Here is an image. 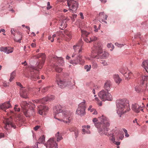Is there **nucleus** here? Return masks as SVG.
I'll return each instance as SVG.
<instances>
[{
    "label": "nucleus",
    "mask_w": 148,
    "mask_h": 148,
    "mask_svg": "<svg viewBox=\"0 0 148 148\" xmlns=\"http://www.w3.org/2000/svg\"><path fill=\"white\" fill-rule=\"evenodd\" d=\"M99 119L101 121V123H96L95 125L97 128L100 135L102 136L105 134L108 136H110V139L113 143H115V139L113 134H110L107 132L109 130L108 127L110 125V121L108 119L103 116L101 117Z\"/></svg>",
    "instance_id": "obj_1"
},
{
    "label": "nucleus",
    "mask_w": 148,
    "mask_h": 148,
    "mask_svg": "<svg viewBox=\"0 0 148 148\" xmlns=\"http://www.w3.org/2000/svg\"><path fill=\"white\" fill-rule=\"evenodd\" d=\"M33 57L35 59H37L40 57H42V61L39 62H37L36 64V67L31 66L29 68L30 73L29 76V78L35 81L40 78L38 73V71L41 69L44 63L45 57V54L41 53H38L37 55L34 56Z\"/></svg>",
    "instance_id": "obj_2"
},
{
    "label": "nucleus",
    "mask_w": 148,
    "mask_h": 148,
    "mask_svg": "<svg viewBox=\"0 0 148 148\" xmlns=\"http://www.w3.org/2000/svg\"><path fill=\"white\" fill-rule=\"evenodd\" d=\"M117 114L119 117L124 113L130 111L129 104L124 99H119L116 100V102Z\"/></svg>",
    "instance_id": "obj_3"
},
{
    "label": "nucleus",
    "mask_w": 148,
    "mask_h": 148,
    "mask_svg": "<svg viewBox=\"0 0 148 148\" xmlns=\"http://www.w3.org/2000/svg\"><path fill=\"white\" fill-rule=\"evenodd\" d=\"M24 114L27 117H29L35 114V105L30 102L22 101L20 103Z\"/></svg>",
    "instance_id": "obj_4"
},
{
    "label": "nucleus",
    "mask_w": 148,
    "mask_h": 148,
    "mask_svg": "<svg viewBox=\"0 0 148 148\" xmlns=\"http://www.w3.org/2000/svg\"><path fill=\"white\" fill-rule=\"evenodd\" d=\"M91 56L96 59H106L108 58L109 56V53L106 51H103L102 48L97 47L96 50L93 51L92 53Z\"/></svg>",
    "instance_id": "obj_5"
},
{
    "label": "nucleus",
    "mask_w": 148,
    "mask_h": 148,
    "mask_svg": "<svg viewBox=\"0 0 148 148\" xmlns=\"http://www.w3.org/2000/svg\"><path fill=\"white\" fill-rule=\"evenodd\" d=\"M71 113L70 112L66 111L63 112V113L60 114L59 117L58 118L54 116V118L58 121H62L66 123H69L71 120Z\"/></svg>",
    "instance_id": "obj_6"
},
{
    "label": "nucleus",
    "mask_w": 148,
    "mask_h": 148,
    "mask_svg": "<svg viewBox=\"0 0 148 148\" xmlns=\"http://www.w3.org/2000/svg\"><path fill=\"white\" fill-rule=\"evenodd\" d=\"M67 5L69 10L72 13H76L79 7V3L76 0H68Z\"/></svg>",
    "instance_id": "obj_7"
},
{
    "label": "nucleus",
    "mask_w": 148,
    "mask_h": 148,
    "mask_svg": "<svg viewBox=\"0 0 148 148\" xmlns=\"http://www.w3.org/2000/svg\"><path fill=\"white\" fill-rule=\"evenodd\" d=\"M86 101L84 100L83 101L80 103L77 109L76 113L77 115L81 116H84L86 114Z\"/></svg>",
    "instance_id": "obj_8"
},
{
    "label": "nucleus",
    "mask_w": 148,
    "mask_h": 148,
    "mask_svg": "<svg viewBox=\"0 0 148 148\" xmlns=\"http://www.w3.org/2000/svg\"><path fill=\"white\" fill-rule=\"evenodd\" d=\"M98 96L102 101L106 100L111 101L112 99V96L108 91L102 90L99 92Z\"/></svg>",
    "instance_id": "obj_9"
},
{
    "label": "nucleus",
    "mask_w": 148,
    "mask_h": 148,
    "mask_svg": "<svg viewBox=\"0 0 148 148\" xmlns=\"http://www.w3.org/2000/svg\"><path fill=\"white\" fill-rule=\"evenodd\" d=\"M56 80L58 86L61 88H63L67 86L70 83L69 82H67L65 81L64 80H61L59 74L56 75Z\"/></svg>",
    "instance_id": "obj_10"
},
{
    "label": "nucleus",
    "mask_w": 148,
    "mask_h": 148,
    "mask_svg": "<svg viewBox=\"0 0 148 148\" xmlns=\"http://www.w3.org/2000/svg\"><path fill=\"white\" fill-rule=\"evenodd\" d=\"M47 148H58V144L53 138L49 139L45 144Z\"/></svg>",
    "instance_id": "obj_11"
},
{
    "label": "nucleus",
    "mask_w": 148,
    "mask_h": 148,
    "mask_svg": "<svg viewBox=\"0 0 148 148\" xmlns=\"http://www.w3.org/2000/svg\"><path fill=\"white\" fill-rule=\"evenodd\" d=\"M54 99V97L52 95H47L46 97H44L41 99H37L36 102L37 103H46L47 102L50 101Z\"/></svg>",
    "instance_id": "obj_12"
},
{
    "label": "nucleus",
    "mask_w": 148,
    "mask_h": 148,
    "mask_svg": "<svg viewBox=\"0 0 148 148\" xmlns=\"http://www.w3.org/2000/svg\"><path fill=\"white\" fill-rule=\"evenodd\" d=\"M11 120V118L10 119L6 118L3 121L5 124L4 128L7 130L10 128V126L14 129L16 128V126L14 123H12Z\"/></svg>",
    "instance_id": "obj_13"
},
{
    "label": "nucleus",
    "mask_w": 148,
    "mask_h": 148,
    "mask_svg": "<svg viewBox=\"0 0 148 148\" xmlns=\"http://www.w3.org/2000/svg\"><path fill=\"white\" fill-rule=\"evenodd\" d=\"M54 112L56 114L54 117L55 116L56 117H57L59 118L60 114L63 113L62 106L60 105H57L56 106L54 109Z\"/></svg>",
    "instance_id": "obj_14"
},
{
    "label": "nucleus",
    "mask_w": 148,
    "mask_h": 148,
    "mask_svg": "<svg viewBox=\"0 0 148 148\" xmlns=\"http://www.w3.org/2000/svg\"><path fill=\"white\" fill-rule=\"evenodd\" d=\"M48 110V108L46 106L40 105L38 107V113L41 115L45 114V112Z\"/></svg>",
    "instance_id": "obj_15"
},
{
    "label": "nucleus",
    "mask_w": 148,
    "mask_h": 148,
    "mask_svg": "<svg viewBox=\"0 0 148 148\" xmlns=\"http://www.w3.org/2000/svg\"><path fill=\"white\" fill-rule=\"evenodd\" d=\"M144 105L139 106L137 104H134L132 105V109L135 112L137 113L139 112L140 111H143Z\"/></svg>",
    "instance_id": "obj_16"
},
{
    "label": "nucleus",
    "mask_w": 148,
    "mask_h": 148,
    "mask_svg": "<svg viewBox=\"0 0 148 148\" xmlns=\"http://www.w3.org/2000/svg\"><path fill=\"white\" fill-rule=\"evenodd\" d=\"M0 51L8 54L12 53L13 50L12 48L9 47H0Z\"/></svg>",
    "instance_id": "obj_17"
},
{
    "label": "nucleus",
    "mask_w": 148,
    "mask_h": 148,
    "mask_svg": "<svg viewBox=\"0 0 148 148\" xmlns=\"http://www.w3.org/2000/svg\"><path fill=\"white\" fill-rule=\"evenodd\" d=\"M10 101H9L5 102L2 104H0V108L5 111V110L10 108L11 106L10 104Z\"/></svg>",
    "instance_id": "obj_18"
},
{
    "label": "nucleus",
    "mask_w": 148,
    "mask_h": 148,
    "mask_svg": "<svg viewBox=\"0 0 148 148\" xmlns=\"http://www.w3.org/2000/svg\"><path fill=\"white\" fill-rule=\"evenodd\" d=\"M20 96L23 98L25 99L28 98L27 92V90L25 88L20 89Z\"/></svg>",
    "instance_id": "obj_19"
},
{
    "label": "nucleus",
    "mask_w": 148,
    "mask_h": 148,
    "mask_svg": "<svg viewBox=\"0 0 148 148\" xmlns=\"http://www.w3.org/2000/svg\"><path fill=\"white\" fill-rule=\"evenodd\" d=\"M99 16L100 20H101V21L107 23V22L106 21L108 17V16L106 14L105 15L103 12H100L99 13Z\"/></svg>",
    "instance_id": "obj_20"
},
{
    "label": "nucleus",
    "mask_w": 148,
    "mask_h": 148,
    "mask_svg": "<svg viewBox=\"0 0 148 148\" xmlns=\"http://www.w3.org/2000/svg\"><path fill=\"white\" fill-rule=\"evenodd\" d=\"M111 85V82L109 80H107L104 83V88L107 91H109L110 89Z\"/></svg>",
    "instance_id": "obj_21"
},
{
    "label": "nucleus",
    "mask_w": 148,
    "mask_h": 148,
    "mask_svg": "<svg viewBox=\"0 0 148 148\" xmlns=\"http://www.w3.org/2000/svg\"><path fill=\"white\" fill-rule=\"evenodd\" d=\"M73 48L75 53L78 52V54L82 52V45H76L74 46Z\"/></svg>",
    "instance_id": "obj_22"
},
{
    "label": "nucleus",
    "mask_w": 148,
    "mask_h": 148,
    "mask_svg": "<svg viewBox=\"0 0 148 148\" xmlns=\"http://www.w3.org/2000/svg\"><path fill=\"white\" fill-rule=\"evenodd\" d=\"M113 77L115 82L118 84H119L122 80V79L119 77L118 74L114 75H113Z\"/></svg>",
    "instance_id": "obj_23"
},
{
    "label": "nucleus",
    "mask_w": 148,
    "mask_h": 148,
    "mask_svg": "<svg viewBox=\"0 0 148 148\" xmlns=\"http://www.w3.org/2000/svg\"><path fill=\"white\" fill-rule=\"evenodd\" d=\"M142 66L145 70L148 73V60L143 61Z\"/></svg>",
    "instance_id": "obj_24"
},
{
    "label": "nucleus",
    "mask_w": 148,
    "mask_h": 148,
    "mask_svg": "<svg viewBox=\"0 0 148 148\" xmlns=\"http://www.w3.org/2000/svg\"><path fill=\"white\" fill-rule=\"evenodd\" d=\"M121 72L123 74L124 76L126 77L127 78H131L132 77L131 76L132 75V73L131 72H130L129 71H128L127 72H121Z\"/></svg>",
    "instance_id": "obj_25"
},
{
    "label": "nucleus",
    "mask_w": 148,
    "mask_h": 148,
    "mask_svg": "<svg viewBox=\"0 0 148 148\" xmlns=\"http://www.w3.org/2000/svg\"><path fill=\"white\" fill-rule=\"evenodd\" d=\"M135 91L138 93L140 92H144V91L143 87L141 86H136L135 88Z\"/></svg>",
    "instance_id": "obj_26"
},
{
    "label": "nucleus",
    "mask_w": 148,
    "mask_h": 148,
    "mask_svg": "<svg viewBox=\"0 0 148 148\" xmlns=\"http://www.w3.org/2000/svg\"><path fill=\"white\" fill-rule=\"evenodd\" d=\"M55 137L57 139L58 142L60 141L63 139L61 134H60L59 132H58L55 134Z\"/></svg>",
    "instance_id": "obj_27"
},
{
    "label": "nucleus",
    "mask_w": 148,
    "mask_h": 148,
    "mask_svg": "<svg viewBox=\"0 0 148 148\" xmlns=\"http://www.w3.org/2000/svg\"><path fill=\"white\" fill-rule=\"evenodd\" d=\"M45 137L44 135L42 136H41L39 139V142L37 143V147H38V144H40V143H43L45 142Z\"/></svg>",
    "instance_id": "obj_28"
},
{
    "label": "nucleus",
    "mask_w": 148,
    "mask_h": 148,
    "mask_svg": "<svg viewBox=\"0 0 148 148\" xmlns=\"http://www.w3.org/2000/svg\"><path fill=\"white\" fill-rule=\"evenodd\" d=\"M79 60H78V59L77 58V57L76 58L75 60H71L70 61V63L73 64V65L75 66L79 64Z\"/></svg>",
    "instance_id": "obj_29"
},
{
    "label": "nucleus",
    "mask_w": 148,
    "mask_h": 148,
    "mask_svg": "<svg viewBox=\"0 0 148 148\" xmlns=\"http://www.w3.org/2000/svg\"><path fill=\"white\" fill-rule=\"evenodd\" d=\"M82 56H81L80 54H78L77 58L78 59V60L79 61V64H83L84 63L85 61L84 60L82 59Z\"/></svg>",
    "instance_id": "obj_30"
},
{
    "label": "nucleus",
    "mask_w": 148,
    "mask_h": 148,
    "mask_svg": "<svg viewBox=\"0 0 148 148\" xmlns=\"http://www.w3.org/2000/svg\"><path fill=\"white\" fill-rule=\"evenodd\" d=\"M65 34L66 38H67V40L69 41L72 38V36L70 33L69 32H66Z\"/></svg>",
    "instance_id": "obj_31"
},
{
    "label": "nucleus",
    "mask_w": 148,
    "mask_h": 148,
    "mask_svg": "<svg viewBox=\"0 0 148 148\" xmlns=\"http://www.w3.org/2000/svg\"><path fill=\"white\" fill-rule=\"evenodd\" d=\"M53 67L55 68L56 72L58 73H60L62 71V68L59 66H54Z\"/></svg>",
    "instance_id": "obj_32"
},
{
    "label": "nucleus",
    "mask_w": 148,
    "mask_h": 148,
    "mask_svg": "<svg viewBox=\"0 0 148 148\" xmlns=\"http://www.w3.org/2000/svg\"><path fill=\"white\" fill-rule=\"evenodd\" d=\"M66 21L65 20H64L61 22L60 26L61 27H62V28H64L66 27Z\"/></svg>",
    "instance_id": "obj_33"
},
{
    "label": "nucleus",
    "mask_w": 148,
    "mask_h": 148,
    "mask_svg": "<svg viewBox=\"0 0 148 148\" xmlns=\"http://www.w3.org/2000/svg\"><path fill=\"white\" fill-rule=\"evenodd\" d=\"M58 62L60 65H63L64 63V60L62 58H60L58 59Z\"/></svg>",
    "instance_id": "obj_34"
},
{
    "label": "nucleus",
    "mask_w": 148,
    "mask_h": 148,
    "mask_svg": "<svg viewBox=\"0 0 148 148\" xmlns=\"http://www.w3.org/2000/svg\"><path fill=\"white\" fill-rule=\"evenodd\" d=\"M102 116H104V117L107 118L104 115H102L101 116H100V117H99V118H98V119H98V122H97V123H96L97 121V119L96 118H94V119H93L92 121H93V122L94 123H95V126H96L95 125V124L96 123H101V121L99 119H100V117H102ZM95 127H96V126H95Z\"/></svg>",
    "instance_id": "obj_35"
},
{
    "label": "nucleus",
    "mask_w": 148,
    "mask_h": 148,
    "mask_svg": "<svg viewBox=\"0 0 148 148\" xmlns=\"http://www.w3.org/2000/svg\"><path fill=\"white\" fill-rule=\"evenodd\" d=\"M82 132H83V134H84L85 133L87 134H90V132L89 130H87L85 128H83L82 129Z\"/></svg>",
    "instance_id": "obj_36"
},
{
    "label": "nucleus",
    "mask_w": 148,
    "mask_h": 148,
    "mask_svg": "<svg viewBox=\"0 0 148 148\" xmlns=\"http://www.w3.org/2000/svg\"><path fill=\"white\" fill-rule=\"evenodd\" d=\"M82 35L83 36H87L89 34V33L87 32L85 30L81 31Z\"/></svg>",
    "instance_id": "obj_37"
},
{
    "label": "nucleus",
    "mask_w": 148,
    "mask_h": 148,
    "mask_svg": "<svg viewBox=\"0 0 148 148\" xmlns=\"http://www.w3.org/2000/svg\"><path fill=\"white\" fill-rule=\"evenodd\" d=\"M92 66L93 69H96L98 67L97 64L95 62L93 61L92 62Z\"/></svg>",
    "instance_id": "obj_38"
},
{
    "label": "nucleus",
    "mask_w": 148,
    "mask_h": 148,
    "mask_svg": "<svg viewBox=\"0 0 148 148\" xmlns=\"http://www.w3.org/2000/svg\"><path fill=\"white\" fill-rule=\"evenodd\" d=\"M90 41L92 42L96 40H97V38L95 36L92 35L90 37Z\"/></svg>",
    "instance_id": "obj_39"
},
{
    "label": "nucleus",
    "mask_w": 148,
    "mask_h": 148,
    "mask_svg": "<svg viewBox=\"0 0 148 148\" xmlns=\"http://www.w3.org/2000/svg\"><path fill=\"white\" fill-rule=\"evenodd\" d=\"M91 68V66L90 65H86L84 66V68L87 71H89L90 70V69Z\"/></svg>",
    "instance_id": "obj_40"
},
{
    "label": "nucleus",
    "mask_w": 148,
    "mask_h": 148,
    "mask_svg": "<svg viewBox=\"0 0 148 148\" xmlns=\"http://www.w3.org/2000/svg\"><path fill=\"white\" fill-rule=\"evenodd\" d=\"M142 79L143 81H145L148 82V76L147 75H144L142 77Z\"/></svg>",
    "instance_id": "obj_41"
},
{
    "label": "nucleus",
    "mask_w": 148,
    "mask_h": 148,
    "mask_svg": "<svg viewBox=\"0 0 148 148\" xmlns=\"http://www.w3.org/2000/svg\"><path fill=\"white\" fill-rule=\"evenodd\" d=\"M20 37L18 39L15 38L14 39L15 41L16 42H19V43H21V40L22 38V36L21 35H19Z\"/></svg>",
    "instance_id": "obj_42"
},
{
    "label": "nucleus",
    "mask_w": 148,
    "mask_h": 148,
    "mask_svg": "<svg viewBox=\"0 0 148 148\" xmlns=\"http://www.w3.org/2000/svg\"><path fill=\"white\" fill-rule=\"evenodd\" d=\"M48 87H44L42 88L41 90V91L43 92H45L48 90Z\"/></svg>",
    "instance_id": "obj_43"
},
{
    "label": "nucleus",
    "mask_w": 148,
    "mask_h": 148,
    "mask_svg": "<svg viewBox=\"0 0 148 148\" xmlns=\"http://www.w3.org/2000/svg\"><path fill=\"white\" fill-rule=\"evenodd\" d=\"M74 132L75 135V138H77L78 135V131L77 129H75Z\"/></svg>",
    "instance_id": "obj_44"
},
{
    "label": "nucleus",
    "mask_w": 148,
    "mask_h": 148,
    "mask_svg": "<svg viewBox=\"0 0 148 148\" xmlns=\"http://www.w3.org/2000/svg\"><path fill=\"white\" fill-rule=\"evenodd\" d=\"M52 8V6L50 5V2H48L47 3V10H49Z\"/></svg>",
    "instance_id": "obj_45"
},
{
    "label": "nucleus",
    "mask_w": 148,
    "mask_h": 148,
    "mask_svg": "<svg viewBox=\"0 0 148 148\" xmlns=\"http://www.w3.org/2000/svg\"><path fill=\"white\" fill-rule=\"evenodd\" d=\"M101 63L104 66H106L108 65L107 62L105 60H101Z\"/></svg>",
    "instance_id": "obj_46"
},
{
    "label": "nucleus",
    "mask_w": 148,
    "mask_h": 148,
    "mask_svg": "<svg viewBox=\"0 0 148 148\" xmlns=\"http://www.w3.org/2000/svg\"><path fill=\"white\" fill-rule=\"evenodd\" d=\"M115 45L116 46L119 47H122L124 46L123 44H119L117 42L115 43Z\"/></svg>",
    "instance_id": "obj_47"
},
{
    "label": "nucleus",
    "mask_w": 148,
    "mask_h": 148,
    "mask_svg": "<svg viewBox=\"0 0 148 148\" xmlns=\"http://www.w3.org/2000/svg\"><path fill=\"white\" fill-rule=\"evenodd\" d=\"M15 75H16V72L14 71L11 74L10 77L14 78V77L15 76Z\"/></svg>",
    "instance_id": "obj_48"
},
{
    "label": "nucleus",
    "mask_w": 148,
    "mask_h": 148,
    "mask_svg": "<svg viewBox=\"0 0 148 148\" xmlns=\"http://www.w3.org/2000/svg\"><path fill=\"white\" fill-rule=\"evenodd\" d=\"M111 46L112 47V49L111 50V51H112V50L114 48V46L113 45H112L111 43H108L107 45V46L108 48H110L111 47Z\"/></svg>",
    "instance_id": "obj_49"
},
{
    "label": "nucleus",
    "mask_w": 148,
    "mask_h": 148,
    "mask_svg": "<svg viewBox=\"0 0 148 148\" xmlns=\"http://www.w3.org/2000/svg\"><path fill=\"white\" fill-rule=\"evenodd\" d=\"M82 128H85L87 130H89L88 129H89L90 127V126L89 125H87V126L86 125H83L82 126Z\"/></svg>",
    "instance_id": "obj_50"
},
{
    "label": "nucleus",
    "mask_w": 148,
    "mask_h": 148,
    "mask_svg": "<svg viewBox=\"0 0 148 148\" xmlns=\"http://www.w3.org/2000/svg\"><path fill=\"white\" fill-rule=\"evenodd\" d=\"M76 129V128L74 127H71L69 129V130L71 132H74V131Z\"/></svg>",
    "instance_id": "obj_51"
},
{
    "label": "nucleus",
    "mask_w": 148,
    "mask_h": 148,
    "mask_svg": "<svg viewBox=\"0 0 148 148\" xmlns=\"http://www.w3.org/2000/svg\"><path fill=\"white\" fill-rule=\"evenodd\" d=\"M94 27L95 29L94 30L95 32H98V29H100L99 27L98 28H97V27L96 25H94Z\"/></svg>",
    "instance_id": "obj_52"
},
{
    "label": "nucleus",
    "mask_w": 148,
    "mask_h": 148,
    "mask_svg": "<svg viewBox=\"0 0 148 148\" xmlns=\"http://www.w3.org/2000/svg\"><path fill=\"white\" fill-rule=\"evenodd\" d=\"M3 86L4 87H7L9 86V83L5 82L3 83Z\"/></svg>",
    "instance_id": "obj_53"
},
{
    "label": "nucleus",
    "mask_w": 148,
    "mask_h": 148,
    "mask_svg": "<svg viewBox=\"0 0 148 148\" xmlns=\"http://www.w3.org/2000/svg\"><path fill=\"white\" fill-rule=\"evenodd\" d=\"M84 40L86 42L88 43V42H91V41H90V39L89 38V39H88L87 38H84Z\"/></svg>",
    "instance_id": "obj_54"
},
{
    "label": "nucleus",
    "mask_w": 148,
    "mask_h": 148,
    "mask_svg": "<svg viewBox=\"0 0 148 148\" xmlns=\"http://www.w3.org/2000/svg\"><path fill=\"white\" fill-rule=\"evenodd\" d=\"M56 34H53L52 35V38L51 40V42H53L54 41V38L56 37Z\"/></svg>",
    "instance_id": "obj_55"
},
{
    "label": "nucleus",
    "mask_w": 148,
    "mask_h": 148,
    "mask_svg": "<svg viewBox=\"0 0 148 148\" xmlns=\"http://www.w3.org/2000/svg\"><path fill=\"white\" fill-rule=\"evenodd\" d=\"M40 127V126L38 125H36L34 128V130H37Z\"/></svg>",
    "instance_id": "obj_56"
},
{
    "label": "nucleus",
    "mask_w": 148,
    "mask_h": 148,
    "mask_svg": "<svg viewBox=\"0 0 148 148\" xmlns=\"http://www.w3.org/2000/svg\"><path fill=\"white\" fill-rule=\"evenodd\" d=\"M14 110L15 111L19 112L20 110V108H17L14 107Z\"/></svg>",
    "instance_id": "obj_57"
},
{
    "label": "nucleus",
    "mask_w": 148,
    "mask_h": 148,
    "mask_svg": "<svg viewBox=\"0 0 148 148\" xmlns=\"http://www.w3.org/2000/svg\"><path fill=\"white\" fill-rule=\"evenodd\" d=\"M79 15L80 16V18L82 19H84V16L83 15V14L82 13V12H80V13H79Z\"/></svg>",
    "instance_id": "obj_58"
},
{
    "label": "nucleus",
    "mask_w": 148,
    "mask_h": 148,
    "mask_svg": "<svg viewBox=\"0 0 148 148\" xmlns=\"http://www.w3.org/2000/svg\"><path fill=\"white\" fill-rule=\"evenodd\" d=\"M16 83L17 85L20 86L21 88H23V86L19 82H17Z\"/></svg>",
    "instance_id": "obj_59"
},
{
    "label": "nucleus",
    "mask_w": 148,
    "mask_h": 148,
    "mask_svg": "<svg viewBox=\"0 0 148 148\" xmlns=\"http://www.w3.org/2000/svg\"><path fill=\"white\" fill-rule=\"evenodd\" d=\"M97 113V112L95 109H94V110L93 112L92 113V114H96Z\"/></svg>",
    "instance_id": "obj_60"
},
{
    "label": "nucleus",
    "mask_w": 148,
    "mask_h": 148,
    "mask_svg": "<svg viewBox=\"0 0 148 148\" xmlns=\"http://www.w3.org/2000/svg\"><path fill=\"white\" fill-rule=\"evenodd\" d=\"M114 143L117 145H119L120 144V142L119 141L116 142L115 141V143Z\"/></svg>",
    "instance_id": "obj_61"
},
{
    "label": "nucleus",
    "mask_w": 148,
    "mask_h": 148,
    "mask_svg": "<svg viewBox=\"0 0 148 148\" xmlns=\"http://www.w3.org/2000/svg\"><path fill=\"white\" fill-rule=\"evenodd\" d=\"M4 136V134L3 133H0V139L3 137Z\"/></svg>",
    "instance_id": "obj_62"
},
{
    "label": "nucleus",
    "mask_w": 148,
    "mask_h": 148,
    "mask_svg": "<svg viewBox=\"0 0 148 148\" xmlns=\"http://www.w3.org/2000/svg\"><path fill=\"white\" fill-rule=\"evenodd\" d=\"M31 46L33 47H36V45L35 44V43H32L31 44Z\"/></svg>",
    "instance_id": "obj_63"
},
{
    "label": "nucleus",
    "mask_w": 148,
    "mask_h": 148,
    "mask_svg": "<svg viewBox=\"0 0 148 148\" xmlns=\"http://www.w3.org/2000/svg\"><path fill=\"white\" fill-rule=\"evenodd\" d=\"M123 137H124V136L123 134V135H121V136L120 137H119V139H120L121 140H122L123 139Z\"/></svg>",
    "instance_id": "obj_64"
}]
</instances>
